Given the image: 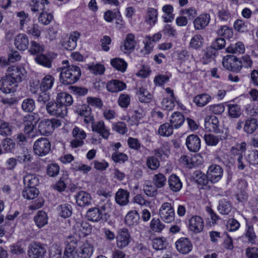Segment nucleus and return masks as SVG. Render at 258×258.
Masks as SVG:
<instances>
[{"mask_svg":"<svg viewBox=\"0 0 258 258\" xmlns=\"http://www.w3.org/2000/svg\"><path fill=\"white\" fill-rule=\"evenodd\" d=\"M81 75L80 68L75 65H68L61 69L60 81L64 85H70L76 83Z\"/></svg>","mask_w":258,"mask_h":258,"instance_id":"nucleus-1","label":"nucleus"},{"mask_svg":"<svg viewBox=\"0 0 258 258\" xmlns=\"http://www.w3.org/2000/svg\"><path fill=\"white\" fill-rule=\"evenodd\" d=\"M61 125V122L57 119H45L41 120L38 125V131L43 136L50 135L54 129Z\"/></svg>","mask_w":258,"mask_h":258,"instance_id":"nucleus-2","label":"nucleus"},{"mask_svg":"<svg viewBox=\"0 0 258 258\" xmlns=\"http://www.w3.org/2000/svg\"><path fill=\"white\" fill-rule=\"evenodd\" d=\"M159 215L164 222H172L174 220L175 212L171 204L168 202L163 203L159 209Z\"/></svg>","mask_w":258,"mask_h":258,"instance_id":"nucleus-3","label":"nucleus"},{"mask_svg":"<svg viewBox=\"0 0 258 258\" xmlns=\"http://www.w3.org/2000/svg\"><path fill=\"white\" fill-rule=\"evenodd\" d=\"M51 144L45 138H41L36 140L33 145L35 154L39 156L46 155L50 151Z\"/></svg>","mask_w":258,"mask_h":258,"instance_id":"nucleus-4","label":"nucleus"},{"mask_svg":"<svg viewBox=\"0 0 258 258\" xmlns=\"http://www.w3.org/2000/svg\"><path fill=\"white\" fill-rule=\"evenodd\" d=\"M46 110L49 115L57 117H63L68 113V109L60 105L56 100L50 101L46 105Z\"/></svg>","mask_w":258,"mask_h":258,"instance_id":"nucleus-5","label":"nucleus"},{"mask_svg":"<svg viewBox=\"0 0 258 258\" xmlns=\"http://www.w3.org/2000/svg\"><path fill=\"white\" fill-rule=\"evenodd\" d=\"M70 240L63 252V258H78L77 248L80 244V238L70 236Z\"/></svg>","mask_w":258,"mask_h":258,"instance_id":"nucleus-6","label":"nucleus"},{"mask_svg":"<svg viewBox=\"0 0 258 258\" xmlns=\"http://www.w3.org/2000/svg\"><path fill=\"white\" fill-rule=\"evenodd\" d=\"M26 74L24 68L12 66L8 68L6 76L18 84L25 79Z\"/></svg>","mask_w":258,"mask_h":258,"instance_id":"nucleus-7","label":"nucleus"},{"mask_svg":"<svg viewBox=\"0 0 258 258\" xmlns=\"http://www.w3.org/2000/svg\"><path fill=\"white\" fill-rule=\"evenodd\" d=\"M72 136L74 139L71 142V146L72 148H76L82 146L84 144V140L87 137L85 132L78 126H75L72 131Z\"/></svg>","mask_w":258,"mask_h":258,"instance_id":"nucleus-8","label":"nucleus"},{"mask_svg":"<svg viewBox=\"0 0 258 258\" xmlns=\"http://www.w3.org/2000/svg\"><path fill=\"white\" fill-rule=\"evenodd\" d=\"M131 241V237L126 228L120 229L116 236V246L120 249L127 247Z\"/></svg>","mask_w":258,"mask_h":258,"instance_id":"nucleus-9","label":"nucleus"},{"mask_svg":"<svg viewBox=\"0 0 258 258\" xmlns=\"http://www.w3.org/2000/svg\"><path fill=\"white\" fill-rule=\"evenodd\" d=\"M223 173V169L220 166L213 164L209 167L207 174L210 181L216 183L221 179Z\"/></svg>","mask_w":258,"mask_h":258,"instance_id":"nucleus-10","label":"nucleus"},{"mask_svg":"<svg viewBox=\"0 0 258 258\" xmlns=\"http://www.w3.org/2000/svg\"><path fill=\"white\" fill-rule=\"evenodd\" d=\"M176 250L180 253L186 254L192 249V244L191 241L186 237H181L175 242Z\"/></svg>","mask_w":258,"mask_h":258,"instance_id":"nucleus-11","label":"nucleus"},{"mask_svg":"<svg viewBox=\"0 0 258 258\" xmlns=\"http://www.w3.org/2000/svg\"><path fill=\"white\" fill-rule=\"evenodd\" d=\"M76 112L80 116L84 117V122L89 124L94 121V117L92 113L91 108L87 104H83L78 107Z\"/></svg>","mask_w":258,"mask_h":258,"instance_id":"nucleus-12","label":"nucleus"},{"mask_svg":"<svg viewBox=\"0 0 258 258\" xmlns=\"http://www.w3.org/2000/svg\"><path fill=\"white\" fill-rule=\"evenodd\" d=\"M46 249L40 243H33L29 246L28 254L30 258H44Z\"/></svg>","mask_w":258,"mask_h":258,"instance_id":"nucleus-13","label":"nucleus"},{"mask_svg":"<svg viewBox=\"0 0 258 258\" xmlns=\"http://www.w3.org/2000/svg\"><path fill=\"white\" fill-rule=\"evenodd\" d=\"M18 84L6 76L0 81V90L5 93H11L15 92Z\"/></svg>","mask_w":258,"mask_h":258,"instance_id":"nucleus-14","label":"nucleus"},{"mask_svg":"<svg viewBox=\"0 0 258 258\" xmlns=\"http://www.w3.org/2000/svg\"><path fill=\"white\" fill-rule=\"evenodd\" d=\"M204 227V221L199 216H193L188 220L189 229L195 233L201 232Z\"/></svg>","mask_w":258,"mask_h":258,"instance_id":"nucleus-15","label":"nucleus"},{"mask_svg":"<svg viewBox=\"0 0 258 258\" xmlns=\"http://www.w3.org/2000/svg\"><path fill=\"white\" fill-rule=\"evenodd\" d=\"M185 145L189 151L197 152L201 148V139L198 135L191 134L187 137Z\"/></svg>","mask_w":258,"mask_h":258,"instance_id":"nucleus-16","label":"nucleus"},{"mask_svg":"<svg viewBox=\"0 0 258 258\" xmlns=\"http://www.w3.org/2000/svg\"><path fill=\"white\" fill-rule=\"evenodd\" d=\"M91 123L93 132L99 134L104 139H108L110 135L109 130L105 126L103 121H93Z\"/></svg>","mask_w":258,"mask_h":258,"instance_id":"nucleus-17","label":"nucleus"},{"mask_svg":"<svg viewBox=\"0 0 258 258\" xmlns=\"http://www.w3.org/2000/svg\"><path fill=\"white\" fill-rule=\"evenodd\" d=\"M90 225L86 222H76L74 226L73 232L79 238L85 237L91 232Z\"/></svg>","mask_w":258,"mask_h":258,"instance_id":"nucleus-18","label":"nucleus"},{"mask_svg":"<svg viewBox=\"0 0 258 258\" xmlns=\"http://www.w3.org/2000/svg\"><path fill=\"white\" fill-rule=\"evenodd\" d=\"M93 251V245L88 242L82 243L80 240V244L77 248L78 256L82 258H90Z\"/></svg>","mask_w":258,"mask_h":258,"instance_id":"nucleus-19","label":"nucleus"},{"mask_svg":"<svg viewBox=\"0 0 258 258\" xmlns=\"http://www.w3.org/2000/svg\"><path fill=\"white\" fill-rule=\"evenodd\" d=\"M219 122L217 117L215 116H207L205 118V127L210 132L218 133Z\"/></svg>","mask_w":258,"mask_h":258,"instance_id":"nucleus-20","label":"nucleus"},{"mask_svg":"<svg viewBox=\"0 0 258 258\" xmlns=\"http://www.w3.org/2000/svg\"><path fill=\"white\" fill-rule=\"evenodd\" d=\"M211 18L209 14L204 13L198 16L194 21L196 30H202L206 28L210 23Z\"/></svg>","mask_w":258,"mask_h":258,"instance_id":"nucleus-21","label":"nucleus"},{"mask_svg":"<svg viewBox=\"0 0 258 258\" xmlns=\"http://www.w3.org/2000/svg\"><path fill=\"white\" fill-rule=\"evenodd\" d=\"M75 198L78 205L80 207L88 206L91 204V196L86 191L82 190L77 192Z\"/></svg>","mask_w":258,"mask_h":258,"instance_id":"nucleus-22","label":"nucleus"},{"mask_svg":"<svg viewBox=\"0 0 258 258\" xmlns=\"http://www.w3.org/2000/svg\"><path fill=\"white\" fill-rule=\"evenodd\" d=\"M80 37V34L77 32H74L69 36L68 40L62 43V47L68 50H74L77 46V41Z\"/></svg>","mask_w":258,"mask_h":258,"instance_id":"nucleus-23","label":"nucleus"},{"mask_svg":"<svg viewBox=\"0 0 258 258\" xmlns=\"http://www.w3.org/2000/svg\"><path fill=\"white\" fill-rule=\"evenodd\" d=\"M126 87V86L124 83L117 80H112L108 82L106 85L107 90L112 93L121 91Z\"/></svg>","mask_w":258,"mask_h":258,"instance_id":"nucleus-24","label":"nucleus"},{"mask_svg":"<svg viewBox=\"0 0 258 258\" xmlns=\"http://www.w3.org/2000/svg\"><path fill=\"white\" fill-rule=\"evenodd\" d=\"M129 197L130 192L128 191L120 188L115 194V202L120 206L126 205L129 202Z\"/></svg>","mask_w":258,"mask_h":258,"instance_id":"nucleus-25","label":"nucleus"},{"mask_svg":"<svg viewBox=\"0 0 258 258\" xmlns=\"http://www.w3.org/2000/svg\"><path fill=\"white\" fill-rule=\"evenodd\" d=\"M29 45V40L27 35L25 34L18 35L15 39V45L20 50H25Z\"/></svg>","mask_w":258,"mask_h":258,"instance_id":"nucleus-26","label":"nucleus"},{"mask_svg":"<svg viewBox=\"0 0 258 258\" xmlns=\"http://www.w3.org/2000/svg\"><path fill=\"white\" fill-rule=\"evenodd\" d=\"M86 216L89 221L98 222L101 220H106L103 214L97 208H93L89 209L87 212Z\"/></svg>","mask_w":258,"mask_h":258,"instance_id":"nucleus-27","label":"nucleus"},{"mask_svg":"<svg viewBox=\"0 0 258 258\" xmlns=\"http://www.w3.org/2000/svg\"><path fill=\"white\" fill-rule=\"evenodd\" d=\"M140 215L136 210L130 211L125 217V222L129 226H136L140 221Z\"/></svg>","mask_w":258,"mask_h":258,"instance_id":"nucleus-28","label":"nucleus"},{"mask_svg":"<svg viewBox=\"0 0 258 258\" xmlns=\"http://www.w3.org/2000/svg\"><path fill=\"white\" fill-rule=\"evenodd\" d=\"M56 101L64 106L66 109L71 106L73 103V99L71 95L66 92H61L57 94L56 98Z\"/></svg>","mask_w":258,"mask_h":258,"instance_id":"nucleus-29","label":"nucleus"},{"mask_svg":"<svg viewBox=\"0 0 258 258\" xmlns=\"http://www.w3.org/2000/svg\"><path fill=\"white\" fill-rule=\"evenodd\" d=\"M212 97L207 93H203L196 95L193 101L197 106L203 107L207 105L211 100Z\"/></svg>","mask_w":258,"mask_h":258,"instance_id":"nucleus-30","label":"nucleus"},{"mask_svg":"<svg viewBox=\"0 0 258 258\" xmlns=\"http://www.w3.org/2000/svg\"><path fill=\"white\" fill-rule=\"evenodd\" d=\"M170 189L174 192H177L182 187V183L179 177L175 174L171 175L168 180Z\"/></svg>","mask_w":258,"mask_h":258,"instance_id":"nucleus-31","label":"nucleus"},{"mask_svg":"<svg viewBox=\"0 0 258 258\" xmlns=\"http://www.w3.org/2000/svg\"><path fill=\"white\" fill-rule=\"evenodd\" d=\"M23 182L26 186L35 187L39 183V177L34 174H26L23 177Z\"/></svg>","mask_w":258,"mask_h":258,"instance_id":"nucleus-32","label":"nucleus"},{"mask_svg":"<svg viewBox=\"0 0 258 258\" xmlns=\"http://www.w3.org/2000/svg\"><path fill=\"white\" fill-rule=\"evenodd\" d=\"M34 220L38 228L43 227L48 223L47 213L43 211H39L34 217Z\"/></svg>","mask_w":258,"mask_h":258,"instance_id":"nucleus-33","label":"nucleus"},{"mask_svg":"<svg viewBox=\"0 0 258 258\" xmlns=\"http://www.w3.org/2000/svg\"><path fill=\"white\" fill-rule=\"evenodd\" d=\"M36 62L47 68H51L52 67V58L46 54H38L35 58Z\"/></svg>","mask_w":258,"mask_h":258,"instance_id":"nucleus-34","label":"nucleus"},{"mask_svg":"<svg viewBox=\"0 0 258 258\" xmlns=\"http://www.w3.org/2000/svg\"><path fill=\"white\" fill-rule=\"evenodd\" d=\"M54 78L50 75H46L41 80L40 88L41 91H48L50 90L54 83Z\"/></svg>","mask_w":258,"mask_h":258,"instance_id":"nucleus-35","label":"nucleus"},{"mask_svg":"<svg viewBox=\"0 0 258 258\" xmlns=\"http://www.w3.org/2000/svg\"><path fill=\"white\" fill-rule=\"evenodd\" d=\"M258 127L257 120L256 118H251L245 120L243 129L247 134H251Z\"/></svg>","mask_w":258,"mask_h":258,"instance_id":"nucleus-36","label":"nucleus"},{"mask_svg":"<svg viewBox=\"0 0 258 258\" xmlns=\"http://www.w3.org/2000/svg\"><path fill=\"white\" fill-rule=\"evenodd\" d=\"M184 121L183 115L179 112H174L171 115L170 122V124L175 128L180 127Z\"/></svg>","mask_w":258,"mask_h":258,"instance_id":"nucleus-37","label":"nucleus"},{"mask_svg":"<svg viewBox=\"0 0 258 258\" xmlns=\"http://www.w3.org/2000/svg\"><path fill=\"white\" fill-rule=\"evenodd\" d=\"M238 62H239V59L235 56H232L228 58H224L222 63L224 67L228 70L237 72L240 70H234L233 69L238 66Z\"/></svg>","mask_w":258,"mask_h":258,"instance_id":"nucleus-38","label":"nucleus"},{"mask_svg":"<svg viewBox=\"0 0 258 258\" xmlns=\"http://www.w3.org/2000/svg\"><path fill=\"white\" fill-rule=\"evenodd\" d=\"M226 50L228 53L242 54L245 51V46L242 42L239 41L235 44H230L227 47Z\"/></svg>","mask_w":258,"mask_h":258,"instance_id":"nucleus-39","label":"nucleus"},{"mask_svg":"<svg viewBox=\"0 0 258 258\" xmlns=\"http://www.w3.org/2000/svg\"><path fill=\"white\" fill-rule=\"evenodd\" d=\"M39 193V191L37 188L26 186L23 189L22 195L27 200H33L37 197Z\"/></svg>","mask_w":258,"mask_h":258,"instance_id":"nucleus-40","label":"nucleus"},{"mask_svg":"<svg viewBox=\"0 0 258 258\" xmlns=\"http://www.w3.org/2000/svg\"><path fill=\"white\" fill-rule=\"evenodd\" d=\"M228 116L232 118H238L241 114L242 110L239 105L236 104L227 105Z\"/></svg>","mask_w":258,"mask_h":258,"instance_id":"nucleus-41","label":"nucleus"},{"mask_svg":"<svg viewBox=\"0 0 258 258\" xmlns=\"http://www.w3.org/2000/svg\"><path fill=\"white\" fill-rule=\"evenodd\" d=\"M134 38V35L132 34H129L127 35L124 45L121 48L122 51L125 53L126 51H131L134 50L136 44Z\"/></svg>","mask_w":258,"mask_h":258,"instance_id":"nucleus-42","label":"nucleus"},{"mask_svg":"<svg viewBox=\"0 0 258 258\" xmlns=\"http://www.w3.org/2000/svg\"><path fill=\"white\" fill-rule=\"evenodd\" d=\"M252 60L250 57L248 55H245L243 56L241 59H239L238 62V66L234 67L233 70H240L242 67L246 68H251L252 64Z\"/></svg>","mask_w":258,"mask_h":258,"instance_id":"nucleus-43","label":"nucleus"},{"mask_svg":"<svg viewBox=\"0 0 258 258\" xmlns=\"http://www.w3.org/2000/svg\"><path fill=\"white\" fill-rule=\"evenodd\" d=\"M194 178L196 182L202 186L206 185L209 181L207 174L200 171H196L194 172Z\"/></svg>","mask_w":258,"mask_h":258,"instance_id":"nucleus-44","label":"nucleus"},{"mask_svg":"<svg viewBox=\"0 0 258 258\" xmlns=\"http://www.w3.org/2000/svg\"><path fill=\"white\" fill-rule=\"evenodd\" d=\"M204 41V39L201 35L196 34L191 38L189 47L195 49H199L202 47Z\"/></svg>","mask_w":258,"mask_h":258,"instance_id":"nucleus-45","label":"nucleus"},{"mask_svg":"<svg viewBox=\"0 0 258 258\" xmlns=\"http://www.w3.org/2000/svg\"><path fill=\"white\" fill-rule=\"evenodd\" d=\"M199 158H201L199 155H196L192 157L187 155H183L180 157V161L189 168H192L198 164L197 161Z\"/></svg>","mask_w":258,"mask_h":258,"instance_id":"nucleus-46","label":"nucleus"},{"mask_svg":"<svg viewBox=\"0 0 258 258\" xmlns=\"http://www.w3.org/2000/svg\"><path fill=\"white\" fill-rule=\"evenodd\" d=\"M152 179L154 185L157 188L163 187L167 181L165 176L161 173L155 174Z\"/></svg>","mask_w":258,"mask_h":258,"instance_id":"nucleus-47","label":"nucleus"},{"mask_svg":"<svg viewBox=\"0 0 258 258\" xmlns=\"http://www.w3.org/2000/svg\"><path fill=\"white\" fill-rule=\"evenodd\" d=\"M111 64L116 70L121 72H124L127 68V63L120 58H115L111 60Z\"/></svg>","mask_w":258,"mask_h":258,"instance_id":"nucleus-48","label":"nucleus"},{"mask_svg":"<svg viewBox=\"0 0 258 258\" xmlns=\"http://www.w3.org/2000/svg\"><path fill=\"white\" fill-rule=\"evenodd\" d=\"M218 210L221 214H228L231 211L230 203L225 199L219 201Z\"/></svg>","mask_w":258,"mask_h":258,"instance_id":"nucleus-49","label":"nucleus"},{"mask_svg":"<svg viewBox=\"0 0 258 258\" xmlns=\"http://www.w3.org/2000/svg\"><path fill=\"white\" fill-rule=\"evenodd\" d=\"M13 126L9 122L0 120V135L4 136H11Z\"/></svg>","mask_w":258,"mask_h":258,"instance_id":"nucleus-50","label":"nucleus"},{"mask_svg":"<svg viewBox=\"0 0 258 258\" xmlns=\"http://www.w3.org/2000/svg\"><path fill=\"white\" fill-rule=\"evenodd\" d=\"M157 11L156 9L149 8L146 16V22L150 25H154L157 21Z\"/></svg>","mask_w":258,"mask_h":258,"instance_id":"nucleus-51","label":"nucleus"},{"mask_svg":"<svg viewBox=\"0 0 258 258\" xmlns=\"http://www.w3.org/2000/svg\"><path fill=\"white\" fill-rule=\"evenodd\" d=\"M245 236L247 239L249 243L251 244L255 243L256 236L254 232L253 225L250 223L246 224V231L245 233Z\"/></svg>","mask_w":258,"mask_h":258,"instance_id":"nucleus-52","label":"nucleus"},{"mask_svg":"<svg viewBox=\"0 0 258 258\" xmlns=\"http://www.w3.org/2000/svg\"><path fill=\"white\" fill-rule=\"evenodd\" d=\"M217 54V51L215 49L211 48L210 46L207 47L203 56V63L207 64L211 62Z\"/></svg>","mask_w":258,"mask_h":258,"instance_id":"nucleus-53","label":"nucleus"},{"mask_svg":"<svg viewBox=\"0 0 258 258\" xmlns=\"http://www.w3.org/2000/svg\"><path fill=\"white\" fill-rule=\"evenodd\" d=\"M152 98V94L145 88H140L139 91V99L140 102L144 103L150 102Z\"/></svg>","mask_w":258,"mask_h":258,"instance_id":"nucleus-54","label":"nucleus"},{"mask_svg":"<svg viewBox=\"0 0 258 258\" xmlns=\"http://www.w3.org/2000/svg\"><path fill=\"white\" fill-rule=\"evenodd\" d=\"M146 165L151 170H156L160 166V161L155 156H151L147 157Z\"/></svg>","mask_w":258,"mask_h":258,"instance_id":"nucleus-55","label":"nucleus"},{"mask_svg":"<svg viewBox=\"0 0 258 258\" xmlns=\"http://www.w3.org/2000/svg\"><path fill=\"white\" fill-rule=\"evenodd\" d=\"M62 248L57 244H53L49 250V258H62Z\"/></svg>","mask_w":258,"mask_h":258,"instance_id":"nucleus-56","label":"nucleus"},{"mask_svg":"<svg viewBox=\"0 0 258 258\" xmlns=\"http://www.w3.org/2000/svg\"><path fill=\"white\" fill-rule=\"evenodd\" d=\"M35 108V101L33 99L26 98L22 103V109L27 112H32Z\"/></svg>","mask_w":258,"mask_h":258,"instance_id":"nucleus-57","label":"nucleus"},{"mask_svg":"<svg viewBox=\"0 0 258 258\" xmlns=\"http://www.w3.org/2000/svg\"><path fill=\"white\" fill-rule=\"evenodd\" d=\"M59 215L63 218H67L72 215V207L70 205L65 204L60 205L58 208Z\"/></svg>","mask_w":258,"mask_h":258,"instance_id":"nucleus-58","label":"nucleus"},{"mask_svg":"<svg viewBox=\"0 0 258 258\" xmlns=\"http://www.w3.org/2000/svg\"><path fill=\"white\" fill-rule=\"evenodd\" d=\"M158 133L161 136L168 137L173 133V126L169 123H165L160 125Z\"/></svg>","mask_w":258,"mask_h":258,"instance_id":"nucleus-59","label":"nucleus"},{"mask_svg":"<svg viewBox=\"0 0 258 258\" xmlns=\"http://www.w3.org/2000/svg\"><path fill=\"white\" fill-rule=\"evenodd\" d=\"M163 11L165 13L166 16H163L164 21L165 22H170L174 19V15L172 14L173 9L171 5H165L162 8Z\"/></svg>","mask_w":258,"mask_h":258,"instance_id":"nucleus-60","label":"nucleus"},{"mask_svg":"<svg viewBox=\"0 0 258 258\" xmlns=\"http://www.w3.org/2000/svg\"><path fill=\"white\" fill-rule=\"evenodd\" d=\"M165 227V225L159 219L153 218L150 222V227L155 232H161Z\"/></svg>","mask_w":258,"mask_h":258,"instance_id":"nucleus-61","label":"nucleus"},{"mask_svg":"<svg viewBox=\"0 0 258 258\" xmlns=\"http://www.w3.org/2000/svg\"><path fill=\"white\" fill-rule=\"evenodd\" d=\"M175 99L165 97L161 102V107L163 109L167 111L172 110L175 107L174 100Z\"/></svg>","mask_w":258,"mask_h":258,"instance_id":"nucleus-62","label":"nucleus"},{"mask_svg":"<svg viewBox=\"0 0 258 258\" xmlns=\"http://www.w3.org/2000/svg\"><path fill=\"white\" fill-rule=\"evenodd\" d=\"M41 0H31L30 1L29 6L32 12L36 13L40 10L43 11L45 9L44 3L41 2Z\"/></svg>","mask_w":258,"mask_h":258,"instance_id":"nucleus-63","label":"nucleus"},{"mask_svg":"<svg viewBox=\"0 0 258 258\" xmlns=\"http://www.w3.org/2000/svg\"><path fill=\"white\" fill-rule=\"evenodd\" d=\"M131 101L130 95L127 94L122 93L121 94L118 99L117 102L121 107L126 108H127Z\"/></svg>","mask_w":258,"mask_h":258,"instance_id":"nucleus-64","label":"nucleus"}]
</instances>
